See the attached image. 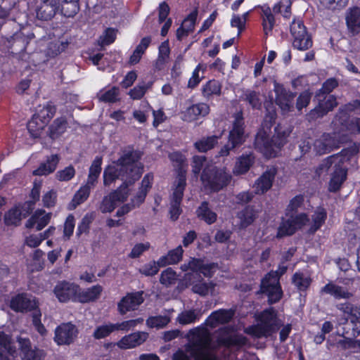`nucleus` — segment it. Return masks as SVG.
I'll use <instances>...</instances> for the list:
<instances>
[{"instance_id": "f257e3e1", "label": "nucleus", "mask_w": 360, "mask_h": 360, "mask_svg": "<svg viewBox=\"0 0 360 360\" xmlns=\"http://www.w3.org/2000/svg\"><path fill=\"white\" fill-rule=\"evenodd\" d=\"M141 154L133 150H124L117 161L105 168L103 184L110 186L116 179L123 181V184L117 190L103 197L99 205L102 213L112 212L117 203L124 202L129 195L127 187L137 181L143 172L139 162Z\"/></svg>"}, {"instance_id": "f03ea898", "label": "nucleus", "mask_w": 360, "mask_h": 360, "mask_svg": "<svg viewBox=\"0 0 360 360\" xmlns=\"http://www.w3.org/2000/svg\"><path fill=\"white\" fill-rule=\"evenodd\" d=\"M359 147L353 144L350 147L343 149L340 153L330 155L321 161L316 169V173L321 176L330 172L329 190L338 191L347 177V167L345 165L346 160H349L352 156L357 154Z\"/></svg>"}, {"instance_id": "7ed1b4c3", "label": "nucleus", "mask_w": 360, "mask_h": 360, "mask_svg": "<svg viewBox=\"0 0 360 360\" xmlns=\"http://www.w3.org/2000/svg\"><path fill=\"white\" fill-rule=\"evenodd\" d=\"M356 111L360 113V101L356 100L345 105L340 112V117L335 118V124H341V129L333 134H325L326 145L329 152L340 147V144L346 141L347 134H355L360 131V119L352 118L348 121L345 120L347 112Z\"/></svg>"}, {"instance_id": "20e7f679", "label": "nucleus", "mask_w": 360, "mask_h": 360, "mask_svg": "<svg viewBox=\"0 0 360 360\" xmlns=\"http://www.w3.org/2000/svg\"><path fill=\"white\" fill-rule=\"evenodd\" d=\"M188 342L186 352L189 353L194 360H216L213 354L216 348L210 338V333L204 327H198L191 330L188 334Z\"/></svg>"}, {"instance_id": "39448f33", "label": "nucleus", "mask_w": 360, "mask_h": 360, "mask_svg": "<svg viewBox=\"0 0 360 360\" xmlns=\"http://www.w3.org/2000/svg\"><path fill=\"white\" fill-rule=\"evenodd\" d=\"M276 134L270 140L264 131H259L255 138V147L266 158L275 157L287 142L291 129L276 128Z\"/></svg>"}, {"instance_id": "423d86ee", "label": "nucleus", "mask_w": 360, "mask_h": 360, "mask_svg": "<svg viewBox=\"0 0 360 360\" xmlns=\"http://www.w3.org/2000/svg\"><path fill=\"white\" fill-rule=\"evenodd\" d=\"M281 325L275 310L270 308L264 311L260 316V323L245 328L246 333L255 338L268 337L276 332Z\"/></svg>"}, {"instance_id": "0eeeda50", "label": "nucleus", "mask_w": 360, "mask_h": 360, "mask_svg": "<svg viewBox=\"0 0 360 360\" xmlns=\"http://www.w3.org/2000/svg\"><path fill=\"white\" fill-rule=\"evenodd\" d=\"M285 266H281L278 271H271L262 280L261 292L269 297V302L275 303L279 301L283 292L279 283V278L286 271Z\"/></svg>"}, {"instance_id": "6e6552de", "label": "nucleus", "mask_w": 360, "mask_h": 360, "mask_svg": "<svg viewBox=\"0 0 360 360\" xmlns=\"http://www.w3.org/2000/svg\"><path fill=\"white\" fill-rule=\"evenodd\" d=\"M201 179L205 188L212 191H219L230 183L231 175L224 168L213 167L205 169Z\"/></svg>"}, {"instance_id": "1a4fd4ad", "label": "nucleus", "mask_w": 360, "mask_h": 360, "mask_svg": "<svg viewBox=\"0 0 360 360\" xmlns=\"http://www.w3.org/2000/svg\"><path fill=\"white\" fill-rule=\"evenodd\" d=\"M186 173L180 170L173 184V192L171 196L169 214L172 220H176L181 212V202L186 187Z\"/></svg>"}, {"instance_id": "9d476101", "label": "nucleus", "mask_w": 360, "mask_h": 360, "mask_svg": "<svg viewBox=\"0 0 360 360\" xmlns=\"http://www.w3.org/2000/svg\"><path fill=\"white\" fill-rule=\"evenodd\" d=\"M244 130L243 117L240 113H238L235 116L233 124V129L231 130L229 136V141L231 146L225 145L219 151V155L221 157L229 155L230 150L237 146L241 144L244 141Z\"/></svg>"}, {"instance_id": "9b49d317", "label": "nucleus", "mask_w": 360, "mask_h": 360, "mask_svg": "<svg viewBox=\"0 0 360 360\" xmlns=\"http://www.w3.org/2000/svg\"><path fill=\"white\" fill-rule=\"evenodd\" d=\"M309 222V218L306 214L301 213L297 215H291L288 218L283 219L278 229V237H283L293 234L297 229L302 228Z\"/></svg>"}, {"instance_id": "f8f14e48", "label": "nucleus", "mask_w": 360, "mask_h": 360, "mask_svg": "<svg viewBox=\"0 0 360 360\" xmlns=\"http://www.w3.org/2000/svg\"><path fill=\"white\" fill-rule=\"evenodd\" d=\"M79 287L72 283L61 281L55 286L53 292L60 302L78 301Z\"/></svg>"}, {"instance_id": "ddd939ff", "label": "nucleus", "mask_w": 360, "mask_h": 360, "mask_svg": "<svg viewBox=\"0 0 360 360\" xmlns=\"http://www.w3.org/2000/svg\"><path fill=\"white\" fill-rule=\"evenodd\" d=\"M216 268L217 265L214 263L205 264L202 260L195 258L191 259L188 263H184L181 266V269L183 271H191L196 275L202 274L206 277H211Z\"/></svg>"}, {"instance_id": "4468645a", "label": "nucleus", "mask_w": 360, "mask_h": 360, "mask_svg": "<svg viewBox=\"0 0 360 360\" xmlns=\"http://www.w3.org/2000/svg\"><path fill=\"white\" fill-rule=\"evenodd\" d=\"M274 91L276 94V103L280 107L283 114L288 113L293 108L295 95L286 91L283 85L274 82Z\"/></svg>"}, {"instance_id": "2eb2a0df", "label": "nucleus", "mask_w": 360, "mask_h": 360, "mask_svg": "<svg viewBox=\"0 0 360 360\" xmlns=\"http://www.w3.org/2000/svg\"><path fill=\"white\" fill-rule=\"evenodd\" d=\"M143 292H136L127 294L118 303V310L121 314L135 311L143 302Z\"/></svg>"}, {"instance_id": "dca6fc26", "label": "nucleus", "mask_w": 360, "mask_h": 360, "mask_svg": "<svg viewBox=\"0 0 360 360\" xmlns=\"http://www.w3.org/2000/svg\"><path fill=\"white\" fill-rule=\"evenodd\" d=\"M77 335L76 326L70 323H63L56 328L55 342L60 345H69L74 341Z\"/></svg>"}, {"instance_id": "f3484780", "label": "nucleus", "mask_w": 360, "mask_h": 360, "mask_svg": "<svg viewBox=\"0 0 360 360\" xmlns=\"http://www.w3.org/2000/svg\"><path fill=\"white\" fill-rule=\"evenodd\" d=\"M11 308L19 312L34 310L37 302L34 297L27 294H19L12 297L10 302Z\"/></svg>"}, {"instance_id": "a211bd4d", "label": "nucleus", "mask_w": 360, "mask_h": 360, "mask_svg": "<svg viewBox=\"0 0 360 360\" xmlns=\"http://www.w3.org/2000/svg\"><path fill=\"white\" fill-rule=\"evenodd\" d=\"M276 174L275 168H270L259 176L253 186L256 194H263L269 191L271 186Z\"/></svg>"}, {"instance_id": "6ab92c4d", "label": "nucleus", "mask_w": 360, "mask_h": 360, "mask_svg": "<svg viewBox=\"0 0 360 360\" xmlns=\"http://www.w3.org/2000/svg\"><path fill=\"white\" fill-rule=\"evenodd\" d=\"M210 112V107L207 104L200 103L192 105L181 112V119L186 122H193L200 117H205Z\"/></svg>"}, {"instance_id": "aec40b11", "label": "nucleus", "mask_w": 360, "mask_h": 360, "mask_svg": "<svg viewBox=\"0 0 360 360\" xmlns=\"http://www.w3.org/2000/svg\"><path fill=\"white\" fill-rule=\"evenodd\" d=\"M51 213L39 209L27 221L25 226L28 229L36 228L37 231L44 229L50 221Z\"/></svg>"}, {"instance_id": "412c9836", "label": "nucleus", "mask_w": 360, "mask_h": 360, "mask_svg": "<svg viewBox=\"0 0 360 360\" xmlns=\"http://www.w3.org/2000/svg\"><path fill=\"white\" fill-rule=\"evenodd\" d=\"M58 11H60L58 0H42V3L37 10V17L43 20H49Z\"/></svg>"}, {"instance_id": "4be33fe9", "label": "nucleus", "mask_w": 360, "mask_h": 360, "mask_svg": "<svg viewBox=\"0 0 360 360\" xmlns=\"http://www.w3.org/2000/svg\"><path fill=\"white\" fill-rule=\"evenodd\" d=\"M234 315L232 309H219L212 312L206 319V325L212 328L219 324H224L231 321Z\"/></svg>"}, {"instance_id": "5701e85b", "label": "nucleus", "mask_w": 360, "mask_h": 360, "mask_svg": "<svg viewBox=\"0 0 360 360\" xmlns=\"http://www.w3.org/2000/svg\"><path fill=\"white\" fill-rule=\"evenodd\" d=\"M148 333L145 332H136L123 337L118 342L117 346L121 349H131L144 342L148 338Z\"/></svg>"}, {"instance_id": "b1692460", "label": "nucleus", "mask_w": 360, "mask_h": 360, "mask_svg": "<svg viewBox=\"0 0 360 360\" xmlns=\"http://www.w3.org/2000/svg\"><path fill=\"white\" fill-rule=\"evenodd\" d=\"M223 131L217 135H211L204 136L195 141L194 143L195 148L200 153H205L214 148L221 139Z\"/></svg>"}, {"instance_id": "393cba45", "label": "nucleus", "mask_w": 360, "mask_h": 360, "mask_svg": "<svg viewBox=\"0 0 360 360\" xmlns=\"http://www.w3.org/2000/svg\"><path fill=\"white\" fill-rule=\"evenodd\" d=\"M318 98L319 101V105L311 112V115L313 117H323L338 105L336 98L333 95L326 96L322 101L320 97Z\"/></svg>"}, {"instance_id": "a878e982", "label": "nucleus", "mask_w": 360, "mask_h": 360, "mask_svg": "<svg viewBox=\"0 0 360 360\" xmlns=\"http://www.w3.org/2000/svg\"><path fill=\"white\" fill-rule=\"evenodd\" d=\"M58 155H51L49 156L46 160L41 163L37 169L33 171L32 174L35 176H46L53 172L59 162Z\"/></svg>"}, {"instance_id": "bb28decb", "label": "nucleus", "mask_w": 360, "mask_h": 360, "mask_svg": "<svg viewBox=\"0 0 360 360\" xmlns=\"http://www.w3.org/2000/svg\"><path fill=\"white\" fill-rule=\"evenodd\" d=\"M192 274H187L185 275V281L192 285V290L195 293L200 295H206L212 293L214 285L212 282H205L202 281H192Z\"/></svg>"}, {"instance_id": "cd10ccee", "label": "nucleus", "mask_w": 360, "mask_h": 360, "mask_svg": "<svg viewBox=\"0 0 360 360\" xmlns=\"http://www.w3.org/2000/svg\"><path fill=\"white\" fill-rule=\"evenodd\" d=\"M321 293L328 294L335 299H349L352 293L346 288L339 286L332 282L327 283L321 289Z\"/></svg>"}, {"instance_id": "c85d7f7f", "label": "nucleus", "mask_w": 360, "mask_h": 360, "mask_svg": "<svg viewBox=\"0 0 360 360\" xmlns=\"http://www.w3.org/2000/svg\"><path fill=\"white\" fill-rule=\"evenodd\" d=\"M22 353V360H37L42 355L40 350L32 349L29 339L19 338L18 339Z\"/></svg>"}, {"instance_id": "c756f323", "label": "nucleus", "mask_w": 360, "mask_h": 360, "mask_svg": "<svg viewBox=\"0 0 360 360\" xmlns=\"http://www.w3.org/2000/svg\"><path fill=\"white\" fill-rule=\"evenodd\" d=\"M346 22L352 34L360 32V8L357 7L349 10L346 16Z\"/></svg>"}, {"instance_id": "7c9ffc66", "label": "nucleus", "mask_w": 360, "mask_h": 360, "mask_svg": "<svg viewBox=\"0 0 360 360\" xmlns=\"http://www.w3.org/2000/svg\"><path fill=\"white\" fill-rule=\"evenodd\" d=\"M184 250L181 245H179L174 250L169 251L167 255L159 258L158 264L160 266H167L178 263L182 258Z\"/></svg>"}, {"instance_id": "2f4dec72", "label": "nucleus", "mask_w": 360, "mask_h": 360, "mask_svg": "<svg viewBox=\"0 0 360 360\" xmlns=\"http://www.w3.org/2000/svg\"><path fill=\"white\" fill-rule=\"evenodd\" d=\"M60 12L66 17H73L79 11V0H58Z\"/></svg>"}, {"instance_id": "473e14b6", "label": "nucleus", "mask_w": 360, "mask_h": 360, "mask_svg": "<svg viewBox=\"0 0 360 360\" xmlns=\"http://www.w3.org/2000/svg\"><path fill=\"white\" fill-rule=\"evenodd\" d=\"M102 290L103 288L99 285H94L82 292L79 290L78 293V302H89L94 301L99 298Z\"/></svg>"}, {"instance_id": "72a5a7b5", "label": "nucleus", "mask_w": 360, "mask_h": 360, "mask_svg": "<svg viewBox=\"0 0 360 360\" xmlns=\"http://www.w3.org/2000/svg\"><path fill=\"white\" fill-rule=\"evenodd\" d=\"M327 217V213L324 208L318 207L311 216L309 232L314 233L324 224Z\"/></svg>"}, {"instance_id": "f704fd0d", "label": "nucleus", "mask_w": 360, "mask_h": 360, "mask_svg": "<svg viewBox=\"0 0 360 360\" xmlns=\"http://www.w3.org/2000/svg\"><path fill=\"white\" fill-rule=\"evenodd\" d=\"M337 308L344 312L356 318L357 321L354 323L355 328L354 330L359 334L360 333V307H354L350 303H341L337 305Z\"/></svg>"}, {"instance_id": "c9c22d12", "label": "nucleus", "mask_w": 360, "mask_h": 360, "mask_svg": "<svg viewBox=\"0 0 360 360\" xmlns=\"http://www.w3.org/2000/svg\"><path fill=\"white\" fill-rule=\"evenodd\" d=\"M120 89L112 86L109 89H102L97 94L100 101L105 103H116L120 101Z\"/></svg>"}, {"instance_id": "e433bc0d", "label": "nucleus", "mask_w": 360, "mask_h": 360, "mask_svg": "<svg viewBox=\"0 0 360 360\" xmlns=\"http://www.w3.org/2000/svg\"><path fill=\"white\" fill-rule=\"evenodd\" d=\"M202 316L200 309H190L183 311L179 314L176 321L181 325H187L194 323Z\"/></svg>"}, {"instance_id": "4c0bfd02", "label": "nucleus", "mask_w": 360, "mask_h": 360, "mask_svg": "<svg viewBox=\"0 0 360 360\" xmlns=\"http://www.w3.org/2000/svg\"><path fill=\"white\" fill-rule=\"evenodd\" d=\"M254 162V157L252 154L242 155L237 160L233 169L235 174H242L247 172Z\"/></svg>"}, {"instance_id": "58836bf2", "label": "nucleus", "mask_w": 360, "mask_h": 360, "mask_svg": "<svg viewBox=\"0 0 360 360\" xmlns=\"http://www.w3.org/2000/svg\"><path fill=\"white\" fill-rule=\"evenodd\" d=\"M292 46L300 51L309 49L312 46V41L307 34V30L304 33H300L297 35H292Z\"/></svg>"}, {"instance_id": "ea45409f", "label": "nucleus", "mask_w": 360, "mask_h": 360, "mask_svg": "<svg viewBox=\"0 0 360 360\" xmlns=\"http://www.w3.org/2000/svg\"><path fill=\"white\" fill-rule=\"evenodd\" d=\"M247 343V339L238 334H231L225 338H219L218 339L219 345L224 346H238L241 347Z\"/></svg>"}, {"instance_id": "a19ab883", "label": "nucleus", "mask_w": 360, "mask_h": 360, "mask_svg": "<svg viewBox=\"0 0 360 360\" xmlns=\"http://www.w3.org/2000/svg\"><path fill=\"white\" fill-rule=\"evenodd\" d=\"M198 217L205 221L208 224H212L217 220V215L215 212L211 210L208 204L204 202L197 210Z\"/></svg>"}, {"instance_id": "79ce46f5", "label": "nucleus", "mask_w": 360, "mask_h": 360, "mask_svg": "<svg viewBox=\"0 0 360 360\" xmlns=\"http://www.w3.org/2000/svg\"><path fill=\"white\" fill-rule=\"evenodd\" d=\"M221 84L215 79L208 81L202 86V93L204 97L210 98L212 96H219L221 91Z\"/></svg>"}, {"instance_id": "37998d69", "label": "nucleus", "mask_w": 360, "mask_h": 360, "mask_svg": "<svg viewBox=\"0 0 360 360\" xmlns=\"http://www.w3.org/2000/svg\"><path fill=\"white\" fill-rule=\"evenodd\" d=\"M206 69V64L199 63L193 70L192 76L188 80V87L193 89L197 86L202 78H204Z\"/></svg>"}, {"instance_id": "c03bdc74", "label": "nucleus", "mask_w": 360, "mask_h": 360, "mask_svg": "<svg viewBox=\"0 0 360 360\" xmlns=\"http://www.w3.org/2000/svg\"><path fill=\"white\" fill-rule=\"evenodd\" d=\"M292 282L299 290L304 291L310 285L311 279L307 274L296 272L292 278Z\"/></svg>"}, {"instance_id": "a18cd8bd", "label": "nucleus", "mask_w": 360, "mask_h": 360, "mask_svg": "<svg viewBox=\"0 0 360 360\" xmlns=\"http://www.w3.org/2000/svg\"><path fill=\"white\" fill-rule=\"evenodd\" d=\"M255 217V211L252 207H245L238 214V217L240 219V226L246 228L254 221Z\"/></svg>"}, {"instance_id": "49530a36", "label": "nucleus", "mask_w": 360, "mask_h": 360, "mask_svg": "<svg viewBox=\"0 0 360 360\" xmlns=\"http://www.w3.org/2000/svg\"><path fill=\"white\" fill-rule=\"evenodd\" d=\"M0 353L4 354L6 352L13 357L17 354L15 348L11 345V337L2 331H0Z\"/></svg>"}, {"instance_id": "de8ad7c7", "label": "nucleus", "mask_w": 360, "mask_h": 360, "mask_svg": "<svg viewBox=\"0 0 360 360\" xmlns=\"http://www.w3.org/2000/svg\"><path fill=\"white\" fill-rule=\"evenodd\" d=\"M67 128V122L63 117L56 119L50 127L49 136L54 139L65 132Z\"/></svg>"}, {"instance_id": "09e8293b", "label": "nucleus", "mask_w": 360, "mask_h": 360, "mask_svg": "<svg viewBox=\"0 0 360 360\" xmlns=\"http://www.w3.org/2000/svg\"><path fill=\"white\" fill-rule=\"evenodd\" d=\"M46 125L44 122L40 121L39 117L33 115L27 123V129L32 137L37 138L40 136Z\"/></svg>"}, {"instance_id": "8fccbe9b", "label": "nucleus", "mask_w": 360, "mask_h": 360, "mask_svg": "<svg viewBox=\"0 0 360 360\" xmlns=\"http://www.w3.org/2000/svg\"><path fill=\"white\" fill-rule=\"evenodd\" d=\"M91 190L89 188V186H82L74 195V197L71 202V206L72 209H75L77 205L84 202L89 196Z\"/></svg>"}, {"instance_id": "3c124183", "label": "nucleus", "mask_w": 360, "mask_h": 360, "mask_svg": "<svg viewBox=\"0 0 360 360\" xmlns=\"http://www.w3.org/2000/svg\"><path fill=\"white\" fill-rule=\"evenodd\" d=\"M21 215V210L18 207L11 209L4 216L5 224L8 226L18 225L22 219Z\"/></svg>"}, {"instance_id": "603ef678", "label": "nucleus", "mask_w": 360, "mask_h": 360, "mask_svg": "<svg viewBox=\"0 0 360 360\" xmlns=\"http://www.w3.org/2000/svg\"><path fill=\"white\" fill-rule=\"evenodd\" d=\"M152 85V82L139 83L129 91V95L134 100H139L145 95L147 90L151 88Z\"/></svg>"}, {"instance_id": "864d4df0", "label": "nucleus", "mask_w": 360, "mask_h": 360, "mask_svg": "<svg viewBox=\"0 0 360 360\" xmlns=\"http://www.w3.org/2000/svg\"><path fill=\"white\" fill-rule=\"evenodd\" d=\"M56 109L51 105H46L43 107H39L37 112L34 116L39 117L40 121L46 124L49 122L50 119L54 115Z\"/></svg>"}, {"instance_id": "5fc2aeb1", "label": "nucleus", "mask_w": 360, "mask_h": 360, "mask_svg": "<svg viewBox=\"0 0 360 360\" xmlns=\"http://www.w3.org/2000/svg\"><path fill=\"white\" fill-rule=\"evenodd\" d=\"M291 1L281 0L273 7V11L275 13H281L285 18H289L291 14Z\"/></svg>"}, {"instance_id": "6e6d98bb", "label": "nucleus", "mask_w": 360, "mask_h": 360, "mask_svg": "<svg viewBox=\"0 0 360 360\" xmlns=\"http://www.w3.org/2000/svg\"><path fill=\"white\" fill-rule=\"evenodd\" d=\"M170 321L168 316H151L146 320V324L150 328H160L165 327Z\"/></svg>"}, {"instance_id": "4d7b16f0", "label": "nucleus", "mask_w": 360, "mask_h": 360, "mask_svg": "<svg viewBox=\"0 0 360 360\" xmlns=\"http://www.w3.org/2000/svg\"><path fill=\"white\" fill-rule=\"evenodd\" d=\"M242 98L248 102V103L254 108H259L261 106V101L259 98V94L251 90H246Z\"/></svg>"}, {"instance_id": "13d9d810", "label": "nucleus", "mask_w": 360, "mask_h": 360, "mask_svg": "<svg viewBox=\"0 0 360 360\" xmlns=\"http://www.w3.org/2000/svg\"><path fill=\"white\" fill-rule=\"evenodd\" d=\"M113 331H115L114 323H108L97 327L93 335L96 339H101L107 337Z\"/></svg>"}, {"instance_id": "bf43d9fd", "label": "nucleus", "mask_w": 360, "mask_h": 360, "mask_svg": "<svg viewBox=\"0 0 360 360\" xmlns=\"http://www.w3.org/2000/svg\"><path fill=\"white\" fill-rule=\"evenodd\" d=\"M75 175V168L70 165L63 169L58 170L56 174V178L60 181H68Z\"/></svg>"}, {"instance_id": "052dcab7", "label": "nucleus", "mask_w": 360, "mask_h": 360, "mask_svg": "<svg viewBox=\"0 0 360 360\" xmlns=\"http://www.w3.org/2000/svg\"><path fill=\"white\" fill-rule=\"evenodd\" d=\"M66 46H67L66 43H64L59 40H56V41H51L48 46L47 54L51 57L57 56L58 54L61 53L63 51H64L65 49L66 48Z\"/></svg>"}, {"instance_id": "680f3d73", "label": "nucleus", "mask_w": 360, "mask_h": 360, "mask_svg": "<svg viewBox=\"0 0 360 360\" xmlns=\"http://www.w3.org/2000/svg\"><path fill=\"white\" fill-rule=\"evenodd\" d=\"M163 266L158 264V260L157 262L153 261L143 265L139 269V272L146 276H154L158 272L160 267Z\"/></svg>"}, {"instance_id": "e2e57ef3", "label": "nucleus", "mask_w": 360, "mask_h": 360, "mask_svg": "<svg viewBox=\"0 0 360 360\" xmlns=\"http://www.w3.org/2000/svg\"><path fill=\"white\" fill-rule=\"evenodd\" d=\"M176 280V274L171 268H167L163 271L160 276V283L166 286H169L175 283Z\"/></svg>"}, {"instance_id": "0e129e2a", "label": "nucleus", "mask_w": 360, "mask_h": 360, "mask_svg": "<svg viewBox=\"0 0 360 360\" xmlns=\"http://www.w3.org/2000/svg\"><path fill=\"white\" fill-rule=\"evenodd\" d=\"M150 248V243L146 242L144 243H137L131 249L129 254V257L132 259L139 258L144 252Z\"/></svg>"}, {"instance_id": "69168bd1", "label": "nucleus", "mask_w": 360, "mask_h": 360, "mask_svg": "<svg viewBox=\"0 0 360 360\" xmlns=\"http://www.w3.org/2000/svg\"><path fill=\"white\" fill-rule=\"evenodd\" d=\"M143 322V319H137L122 321V323H114L115 330H129L131 328Z\"/></svg>"}, {"instance_id": "338daca9", "label": "nucleus", "mask_w": 360, "mask_h": 360, "mask_svg": "<svg viewBox=\"0 0 360 360\" xmlns=\"http://www.w3.org/2000/svg\"><path fill=\"white\" fill-rule=\"evenodd\" d=\"M116 37L115 30L111 28L107 29L100 37L99 42L101 46L108 45L112 43Z\"/></svg>"}, {"instance_id": "774afa93", "label": "nucleus", "mask_w": 360, "mask_h": 360, "mask_svg": "<svg viewBox=\"0 0 360 360\" xmlns=\"http://www.w3.org/2000/svg\"><path fill=\"white\" fill-rule=\"evenodd\" d=\"M198 16L197 9L193 10L188 17L183 21L181 25L185 27L189 32H193L195 23Z\"/></svg>"}]
</instances>
